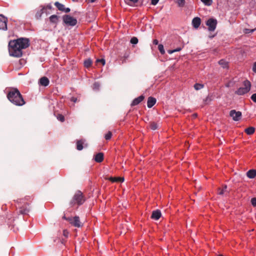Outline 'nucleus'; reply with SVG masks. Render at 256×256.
I'll list each match as a JSON object with an SVG mask.
<instances>
[{
    "mask_svg": "<svg viewBox=\"0 0 256 256\" xmlns=\"http://www.w3.org/2000/svg\"><path fill=\"white\" fill-rule=\"evenodd\" d=\"M30 40L26 38H19L17 40H10L8 43L10 55L14 57L20 58L22 56V50L28 48Z\"/></svg>",
    "mask_w": 256,
    "mask_h": 256,
    "instance_id": "obj_1",
    "label": "nucleus"
},
{
    "mask_svg": "<svg viewBox=\"0 0 256 256\" xmlns=\"http://www.w3.org/2000/svg\"><path fill=\"white\" fill-rule=\"evenodd\" d=\"M7 98L16 106H22L25 104L22 95L16 88H11L7 94Z\"/></svg>",
    "mask_w": 256,
    "mask_h": 256,
    "instance_id": "obj_2",
    "label": "nucleus"
},
{
    "mask_svg": "<svg viewBox=\"0 0 256 256\" xmlns=\"http://www.w3.org/2000/svg\"><path fill=\"white\" fill-rule=\"evenodd\" d=\"M244 87L240 88L235 94L238 95H243L245 94L248 93L250 90L251 84L250 82L248 80H244L243 83Z\"/></svg>",
    "mask_w": 256,
    "mask_h": 256,
    "instance_id": "obj_3",
    "label": "nucleus"
},
{
    "mask_svg": "<svg viewBox=\"0 0 256 256\" xmlns=\"http://www.w3.org/2000/svg\"><path fill=\"white\" fill-rule=\"evenodd\" d=\"M85 200L82 193L80 191L78 190L74 194L71 204H77L78 205H81L85 202Z\"/></svg>",
    "mask_w": 256,
    "mask_h": 256,
    "instance_id": "obj_4",
    "label": "nucleus"
},
{
    "mask_svg": "<svg viewBox=\"0 0 256 256\" xmlns=\"http://www.w3.org/2000/svg\"><path fill=\"white\" fill-rule=\"evenodd\" d=\"M63 21L66 24L70 26H74L77 24L76 19L68 14L63 16Z\"/></svg>",
    "mask_w": 256,
    "mask_h": 256,
    "instance_id": "obj_5",
    "label": "nucleus"
},
{
    "mask_svg": "<svg viewBox=\"0 0 256 256\" xmlns=\"http://www.w3.org/2000/svg\"><path fill=\"white\" fill-rule=\"evenodd\" d=\"M217 24V20L214 18H209L206 22V25L208 26L209 31L213 32L216 30Z\"/></svg>",
    "mask_w": 256,
    "mask_h": 256,
    "instance_id": "obj_6",
    "label": "nucleus"
},
{
    "mask_svg": "<svg viewBox=\"0 0 256 256\" xmlns=\"http://www.w3.org/2000/svg\"><path fill=\"white\" fill-rule=\"evenodd\" d=\"M68 221L76 227L80 228L82 226L80 218L78 216H76L74 218H68Z\"/></svg>",
    "mask_w": 256,
    "mask_h": 256,
    "instance_id": "obj_7",
    "label": "nucleus"
},
{
    "mask_svg": "<svg viewBox=\"0 0 256 256\" xmlns=\"http://www.w3.org/2000/svg\"><path fill=\"white\" fill-rule=\"evenodd\" d=\"M230 116L232 118L234 121H238L242 117V112H236V110H233L230 111Z\"/></svg>",
    "mask_w": 256,
    "mask_h": 256,
    "instance_id": "obj_8",
    "label": "nucleus"
},
{
    "mask_svg": "<svg viewBox=\"0 0 256 256\" xmlns=\"http://www.w3.org/2000/svg\"><path fill=\"white\" fill-rule=\"evenodd\" d=\"M7 18L3 15L0 14V25L4 26H0V30H7Z\"/></svg>",
    "mask_w": 256,
    "mask_h": 256,
    "instance_id": "obj_9",
    "label": "nucleus"
},
{
    "mask_svg": "<svg viewBox=\"0 0 256 256\" xmlns=\"http://www.w3.org/2000/svg\"><path fill=\"white\" fill-rule=\"evenodd\" d=\"M230 192V191L228 190L227 186L224 185L221 188H220L218 189V194L220 195H227Z\"/></svg>",
    "mask_w": 256,
    "mask_h": 256,
    "instance_id": "obj_10",
    "label": "nucleus"
},
{
    "mask_svg": "<svg viewBox=\"0 0 256 256\" xmlns=\"http://www.w3.org/2000/svg\"><path fill=\"white\" fill-rule=\"evenodd\" d=\"M28 204H26L24 206L20 208L18 213L21 214H26L29 212V209L28 208Z\"/></svg>",
    "mask_w": 256,
    "mask_h": 256,
    "instance_id": "obj_11",
    "label": "nucleus"
},
{
    "mask_svg": "<svg viewBox=\"0 0 256 256\" xmlns=\"http://www.w3.org/2000/svg\"><path fill=\"white\" fill-rule=\"evenodd\" d=\"M144 98V96L142 95L134 98L131 104V106H135L141 102H142Z\"/></svg>",
    "mask_w": 256,
    "mask_h": 256,
    "instance_id": "obj_12",
    "label": "nucleus"
},
{
    "mask_svg": "<svg viewBox=\"0 0 256 256\" xmlns=\"http://www.w3.org/2000/svg\"><path fill=\"white\" fill-rule=\"evenodd\" d=\"M161 216L160 211L157 210L152 212L151 218L155 220H158L160 218Z\"/></svg>",
    "mask_w": 256,
    "mask_h": 256,
    "instance_id": "obj_13",
    "label": "nucleus"
},
{
    "mask_svg": "<svg viewBox=\"0 0 256 256\" xmlns=\"http://www.w3.org/2000/svg\"><path fill=\"white\" fill-rule=\"evenodd\" d=\"M40 8V9L37 11L35 15V17L37 20L40 19L42 14L45 12V6H41Z\"/></svg>",
    "mask_w": 256,
    "mask_h": 256,
    "instance_id": "obj_14",
    "label": "nucleus"
},
{
    "mask_svg": "<svg viewBox=\"0 0 256 256\" xmlns=\"http://www.w3.org/2000/svg\"><path fill=\"white\" fill-rule=\"evenodd\" d=\"M156 99L153 97L150 96L148 98L147 106L148 108H152L156 103Z\"/></svg>",
    "mask_w": 256,
    "mask_h": 256,
    "instance_id": "obj_15",
    "label": "nucleus"
},
{
    "mask_svg": "<svg viewBox=\"0 0 256 256\" xmlns=\"http://www.w3.org/2000/svg\"><path fill=\"white\" fill-rule=\"evenodd\" d=\"M39 82L40 85L44 86H46L48 85L50 81L48 78L44 76L40 79Z\"/></svg>",
    "mask_w": 256,
    "mask_h": 256,
    "instance_id": "obj_16",
    "label": "nucleus"
},
{
    "mask_svg": "<svg viewBox=\"0 0 256 256\" xmlns=\"http://www.w3.org/2000/svg\"><path fill=\"white\" fill-rule=\"evenodd\" d=\"M200 18L198 17L194 18L192 20V24L194 28H198L200 26Z\"/></svg>",
    "mask_w": 256,
    "mask_h": 256,
    "instance_id": "obj_17",
    "label": "nucleus"
},
{
    "mask_svg": "<svg viewBox=\"0 0 256 256\" xmlns=\"http://www.w3.org/2000/svg\"><path fill=\"white\" fill-rule=\"evenodd\" d=\"M94 160L97 162H101L104 160V154L99 152L95 155Z\"/></svg>",
    "mask_w": 256,
    "mask_h": 256,
    "instance_id": "obj_18",
    "label": "nucleus"
},
{
    "mask_svg": "<svg viewBox=\"0 0 256 256\" xmlns=\"http://www.w3.org/2000/svg\"><path fill=\"white\" fill-rule=\"evenodd\" d=\"M246 176L250 178H254L256 176V170L254 169L249 170L246 172Z\"/></svg>",
    "mask_w": 256,
    "mask_h": 256,
    "instance_id": "obj_19",
    "label": "nucleus"
},
{
    "mask_svg": "<svg viewBox=\"0 0 256 256\" xmlns=\"http://www.w3.org/2000/svg\"><path fill=\"white\" fill-rule=\"evenodd\" d=\"M108 180L112 182H123L124 178L123 177H110Z\"/></svg>",
    "mask_w": 256,
    "mask_h": 256,
    "instance_id": "obj_20",
    "label": "nucleus"
},
{
    "mask_svg": "<svg viewBox=\"0 0 256 256\" xmlns=\"http://www.w3.org/2000/svg\"><path fill=\"white\" fill-rule=\"evenodd\" d=\"M58 16L54 14L50 17V22L53 24H56L58 22Z\"/></svg>",
    "mask_w": 256,
    "mask_h": 256,
    "instance_id": "obj_21",
    "label": "nucleus"
},
{
    "mask_svg": "<svg viewBox=\"0 0 256 256\" xmlns=\"http://www.w3.org/2000/svg\"><path fill=\"white\" fill-rule=\"evenodd\" d=\"M255 128L254 127L250 126L245 129L244 132L248 135H251L254 132Z\"/></svg>",
    "mask_w": 256,
    "mask_h": 256,
    "instance_id": "obj_22",
    "label": "nucleus"
},
{
    "mask_svg": "<svg viewBox=\"0 0 256 256\" xmlns=\"http://www.w3.org/2000/svg\"><path fill=\"white\" fill-rule=\"evenodd\" d=\"M55 6L58 8V9L60 10L63 12L64 8V6L58 2H56L54 3Z\"/></svg>",
    "mask_w": 256,
    "mask_h": 256,
    "instance_id": "obj_23",
    "label": "nucleus"
},
{
    "mask_svg": "<svg viewBox=\"0 0 256 256\" xmlns=\"http://www.w3.org/2000/svg\"><path fill=\"white\" fill-rule=\"evenodd\" d=\"M83 142L82 140H79L76 142V148L78 150H81L83 148Z\"/></svg>",
    "mask_w": 256,
    "mask_h": 256,
    "instance_id": "obj_24",
    "label": "nucleus"
},
{
    "mask_svg": "<svg viewBox=\"0 0 256 256\" xmlns=\"http://www.w3.org/2000/svg\"><path fill=\"white\" fill-rule=\"evenodd\" d=\"M175 2L180 7H183L185 4V0H176Z\"/></svg>",
    "mask_w": 256,
    "mask_h": 256,
    "instance_id": "obj_25",
    "label": "nucleus"
},
{
    "mask_svg": "<svg viewBox=\"0 0 256 256\" xmlns=\"http://www.w3.org/2000/svg\"><path fill=\"white\" fill-rule=\"evenodd\" d=\"M92 64V60L90 59H88L84 62V66L86 68H89Z\"/></svg>",
    "mask_w": 256,
    "mask_h": 256,
    "instance_id": "obj_26",
    "label": "nucleus"
},
{
    "mask_svg": "<svg viewBox=\"0 0 256 256\" xmlns=\"http://www.w3.org/2000/svg\"><path fill=\"white\" fill-rule=\"evenodd\" d=\"M218 63L223 68H225L228 66V62L224 60H220L218 62Z\"/></svg>",
    "mask_w": 256,
    "mask_h": 256,
    "instance_id": "obj_27",
    "label": "nucleus"
},
{
    "mask_svg": "<svg viewBox=\"0 0 256 256\" xmlns=\"http://www.w3.org/2000/svg\"><path fill=\"white\" fill-rule=\"evenodd\" d=\"M194 88L196 90H200L204 88V85L200 84H196L194 85Z\"/></svg>",
    "mask_w": 256,
    "mask_h": 256,
    "instance_id": "obj_28",
    "label": "nucleus"
},
{
    "mask_svg": "<svg viewBox=\"0 0 256 256\" xmlns=\"http://www.w3.org/2000/svg\"><path fill=\"white\" fill-rule=\"evenodd\" d=\"M150 128L152 130H156L158 128V125L154 122H151L150 123Z\"/></svg>",
    "mask_w": 256,
    "mask_h": 256,
    "instance_id": "obj_29",
    "label": "nucleus"
},
{
    "mask_svg": "<svg viewBox=\"0 0 256 256\" xmlns=\"http://www.w3.org/2000/svg\"><path fill=\"white\" fill-rule=\"evenodd\" d=\"M138 0H125V2L128 5L132 6V4L137 2Z\"/></svg>",
    "mask_w": 256,
    "mask_h": 256,
    "instance_id": "obj_30",
    "label": "nucleus"
},
{
    "mask_svg": "<svg viewBox=\"0 0 256 256\" xmlns=\"http://www.w3.org/2000/svg\"><path fill=\"white\" fill-rule=\"evenodd\" d=\"M158 49L160 50V52L163 54L165 53V51L164 50V48L162 44H160L158 46Z\"/></svg>",
    "mask_w": 256,
    "mask_h": 256,
    "instance_id": "obj_31",
    "label": "nucleus"
},
{
    "mask_svg": "<svg viewBox=\"0 0 256 256\" xmlns=\"http://www.w3.org/2000/svg\"><path fill=\"white\" fill-rule=\"evenodd\" d=\"M212 101V98L209 96L204 100V104H208Z\"/></svg>",
    "mask_w": 256,
    "mask_h": 256,
    "instance_id": "obj_32",
    "label": "nucleus"
},
{
    "mask_svg": "<svg viewBox=\"0 0 256 256\" xmlns=\"http://www.w3.org/2000/svg\"><path fill=\"white\" fill-rule=\"evenodd\" d=\"M57 118L61 122H64V117L62 114H58L57 116Z\"/></svg>",
    "mask_w": 256,
    "mask_h": 256,
    "instance_id": "obj_33",
    "label": "nucleus"
},
{
    "mask_svg": "<svg viewBox=\"0 0 256 256\" xmlns=\"http://www.w3.org/2000/svg\"><path fill=\"white\" fill-rule=\"evenodd\" d=\"M201 1L206 6H210L212 3V0H201Z\"/></svg>",
    "mask_w": 256,
    "mask_h": 256,
    "instance_id": "obj_34",
    "label": "nucleus"
},
{
    "mask_svg": "<svg viewBox=\"0 0 256 256\" xmlns=\"http://www.w3.org/2000/svg\"><path fill=\"white\" fill-rule=\"evenodd\" d=\"M182 50V48H177L173 50H168V53L170 54H172L175 52H180V50Z\"/></svg>",
    "mask_w": 256,
    "mask_h": 256,
    "instance_id": "obj_35",
    "label": "nucleus"
},
{
    "mask_svg": "<svg viewBox=\"0 0 256 256\" xmlns=\"http://www.w3.org/2000/svg\"><path fill=\"white\" fill-rule=\"evenodd\" d=\"M112 134L110 132H108L104 136L106 140H109L111 138Z\"/></svg>",
    "mask_w": 256,
    "mask_h": 256,
    "instance_id": "obj_36",
    "label": "nucleus"
},
{
    "mask_svg": "<svg viewBox=\"0 0 256 256\" xmlns=\"http://www.w3.org/2000/svg\"><path fill=\"white\" fill-rule=\"evenodd\" d=\"M130 42L132 44H136L138 42V39L136 37H132L130 40Z\"/></svg>",
    "mask_w": 256,
    "mask_h": 256,
    "instance_id": "obj_37",
    "label": "nucleus"
},
{
    "mask_svg": "<svg viewBox=\"0 0 256 256\" xmlns=\"http://www.w3.org/2000/svg\"><path fill=\"white\" fill-rule=\"evenodd\" d=\"M96 63L100 62V63L102 64V65H104L105 64V60L104 59H103V58L98 59L96 60Z\"/></svg>",
    "mask_w": 256,
    "mask_h": 256,
    "instance_id": "obj_38",
    "label": "nucleus"
},
{
    "mask_svg": "<svg viewBox=\"0 0 256 256\" xmlns=\"http://www.w3.org/2000/svg\"><path fill=\"white\" fill-rule=\"evenodd\" d=\"M251 203L254 206H256V198H252Z\"/></svg>",
    "mask_w": 256,
    "mask_h": 256,
    "instance_id": "obj_39",
    "label": "nucleus"
},
{
    "mask_svg": "<svg viewBox=\"0 0 256 256\" xmlns=\"http://www.w3.org/2000/svg\"><path fill=\"white\" fill-rule=\"evenodd\" d=\"M251 99L254 102H256V93L251 96Z\"/></svg>",
    "mask_w": 256,
    "mask_h": 256,
    "instance_id": "obj_40",
    "label": "nucleus"
},
{
    "mask_svg": "<svg viewBox=\"0 0 256 256\" xmlns=\"http://www.w3.org/2000/svg\"><path fill=\"white\" fill-rule=\"evenodd\" d=\"M254 30H255V29H252V30L246 29L244 32L246 34H249V33L253 32Z\"/></svg>",
    "mask_w": 256,
    "mask_h": 256,
    "instance_id": "obj_41",
    "label": "nucleus"
},
{
    "mask_svg": "<svg viewBox=\"0 0 256 256\" xmlns=\"http://www.w3.org/2000/svg\"><path fill=\"white\" fill-rule=\"evenodd\" d=\"M158 1L159 0H151V4L155 6L158 3Z\"/></svg>",
    "mask_w": 256,
    "mask_h": 256,
    "instance_id": "obj_42",
    "label": "nucleus"
},
{
    "mask_svg": "<svg viewBox=\"0 0 256 256\" xmlns=\"http://www.w3.org/2000/svg\"><path fill=\"white\" fill-rule=\"evenodd\" d=\"M70 100L74 102H77V98L75 97H72Z\"/></svg>",
    "mask_w": 256,
    "mask_h": 256,
    "instance_id": "obj_43",
    "label": "nucleus"
},
{
    "mask_svg": "<svg viewBox=\"0 0 256 256\" xmlns=\"http://www.w3.org/2000/svg\"><path fill=\"white\" fill-rule=\"evenodd\" d=\"M70 8H64V10L63 12H70Z\"/></svg>",
    "mask_w": 256,
    "mask_h": 256,
    "instance_id": "obj_44",
    "label": "nucleus"
},
{
    "mask_svg": "<svg viewBox=\"0 0 256 256\" xmlns=\"http://www.w3.org/2000/svg\"><path fill=\"white\" fill-rule=\"evenodd\" d=\"M252 70L254 72H256V62H254V66H253V68H252Z\"/></svg>",
    "mask_w": 256,
    "mask_h": 256,
    "instance_id": "obj_45",
    "label": "nucleus"
},
{
    "mask_svg": "<svg viewBox=\"0 0 256 256\" xmlns=\"http://www.w3.org/2000/svg\"><path fill=\"white\" fill-rule=\"evenodd\" d=\"M52 6L50 4H48L46 6H45V10L46 8L50 10V9H52Z\"/></svg>",
    "mask_w": 256,
    "mask_h": 256,
    "instance_id": "obj_46",
    "label": "nucleus"
},
{
    "mask_svg": "<svg viewBox=\"0 0 256 256\" xmlns=\"http://www.w3.org/2000/svg\"><path fill=\"white\" fill-rule=\"evenodd\" d=\"M158 42L157 40H154L153 41V44L155 45L158 44Z\"/></svg>",
    "mask_w": 256,
    "mask_h": 256,
    "instance_id": "obj_47",
    "label": "nucleus"
},
{
    "mask_svg": "<svg viewBox=\"0 0 256 256\" xmlns=\"http://www.w3.org/2000/svg\"><path fill=\"white\" fill-rule=\"evenodd\" d=\"M63 232H64V235L65 236H67L68 235V232L66 230H64Z\"/></svg>",
    "mask_w": 256,
    "mask_h": 256,
    "instance_id": "obj_48",
    "label": "nucleus"
},
{
    "mask_svg": "<svg viewBox=\"0 0 256 256\" xmlns=\"http://www.w3.org/2000/svg\"><path fill=\"white\" fill-rule=\"evenodd\" d=\"M96 0H86V1L88 2H94L96 1Z\"/></svg>",
    "mask_w": 256,
    "mask_h": 256,
    "instance_id": "obj_49",
    "label": "nucleus"
},
{
    "mask_svg": "<svg viewBox=\"0 0 256 256\" xmlns=\"http://www.w3.org/2000/svg\"><path fill=\"white\" fill-rule=\"evenodd\" d=\"M62 218L63 219H64L66 220H68V218H66L65 216H64L63 217H62Z\"/></svg>",
    "mask_w": 256,
    "mask_h": 256,
    "instance_id": "obj_50",
    "label": "nucleus"
},
{
    "mask_svg": "<svg viewBox=\"0 0 256 256\" xmlns=\"http://www.w3.org/2000/svg\"><path fill=\"white\" fill-rule=\"evenodd\" d=\"M193 116H194V118H196V117L197 116V114H193Z\"/></svg>",
    "mask_w": 256,
    "mask_h": 256,
    "instance_id": "obj_51",
    "label": "nucleus"
},
{
    "mask_svg": "<svg viewBox=\"0 0 256 256\" xmlns=\"http://www.w3.org/2000/svg\"><path fill=\"white\" fill-rule=\"evenodd\" d=\"M73 2H76L78 1V0H72Z\"/></svg>",
    "mask_w": 256,
    "mask_h": 256,
    "instance_id": "obj_52",
    "label": "nucleus"
},
{
    "mask_svg": "<svg viewBox=\"0 0 256 256\" xmlns=\"http://www.w3.org/2000/svg\"><path fill=\"white\" fill-rule=\"evenodd\" d=\"M222 256V255H219V256Z\"/></svg>",
    "mask_w": 256,
    "mask_h": 256,
    "instance_id": "obj_53",
    "label": "nucleus"
},
{
    "mask_svg": "<svg viewBox=\"0 0 256 256\" xmlns=\"http://www.w3.org/2000/svg\"><path fill=\"white\" fill-rule=\"evenodd\" d=\"M2 26L1 25V26Z\"/></svg>",
    "mask_w": 256,
    "mask_h": 256,
    "instance_id": "obj_54",
    "label": "nucleus"
}]
</instances>
